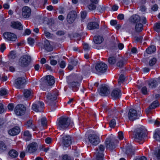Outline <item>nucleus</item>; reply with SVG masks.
Here are the masks:
<instances>
[{"label": "nucleus", "instance_id": "obj_1", "mask_svg": "<svg viewBox=\"0 0 160 160\" xmlns=\"http://www.w3.org/2000/svg\"><path fill=\"white\" fill-rule=\"evenodd\" d=\"M73 125V122H71L68 118L61 117L58 120L57 127L60 130L65 129L69 126L72 127Z\"/></svg>", "mask_w": 160, "mask_h": 160}, {"label": "nucleus", "instance_id": "obj_2", "mask_svg": "<svg viewBox=\"0 0 160 160\" xmlns=\"http://www.w3.org/2000/svg\"><path fill=\"white\" fill-rule=\"evenodd\" d=\"M31 60V58L30 56L27 54L24 55L20 58L18 64L22 67H26L29 65Z\"/></svg>", "mask_w": 160, "mask_h": 160}, {"label": "nucleus", "instance_id": "obj_3", "mask_svg": "<svg viewBox=\"0 0 160 160\" xmlns=\"http://www.w3.org/2000/svg\"><path fill=\"white\" fill-rule=\"evenodd\" d=\"M146 136L144 130L142 128H138L136 129L134 136V140L138 142L143 139Z\"/></svg>", "mask_w": 160, "mask_h": 160}, {"label": "nucleus", "instance_id": "obj_4", "mask_svg": "<svg viewBox=\"0 0 160 160\" xmlns=\"http://www.w3.org/2000/svg\"><path fill=\"white\" fill-rule=\"evenodd\" d=\"M26 80L24 77H19L15 80L14 85L18 89L22 88L26 84Z\"/></svg>", "mask_w": 160, "mask_h": 160}, {"label": "nucleus", "instance_id": "obj_5", "mask_svg": "<svg viewBox=\"0 0 160 160\" xmlns=\"http://www.w3.org/2000/svg\"><path fill=\"white\" fill-rule=\"evenodd\" d=\"M95 68L98 72L102 73L106 72L108 68V66L104 63L100 62L97 63Z\"/></svg>", "mask_w": 160, "mask_h": 160}, {"label": "nucleus", "instance_id": "obj_6", "mask_svg": "<svg viewBox=\"0 0 160 160\" xmlns=\"http://www.w3.org/2000/svg\"><path fill=\"white\" fill-rule=\"evenodd\" d=\"M26 107L22 104L17 105L14 109V112L17 116H22L25 112Z\"/></svg>", "mask_w": 160, "mask_h": 160}, {"label": "nucleus", "instance_id": "obj_7", "mask_svg": "<svg viewBox=\"0 0 160 160\" xmlns=\"http://www.w3.org/2000/svg\"><path fill=\"white\" fill-rule=\"evenodd\" d=\"M46 101L48 102H50L56 100L57 98L58 94L56 92H52L46 93Z\"/></svg>", "mask_w": 160, "mask_h": 160}, {"label": "nucleus", "instance_id": "obj_8", "mask_svg": "<svg viewBox=\"0 0 160 160\" xmlns=\"http://www.w3.org/2000/svg\"><path fill=\"white\" fill-rule=\"evenodd\" d=\"M123 150L125 152V153L129 158L134 154V149L130 144H127L125 148L123 149Z\"/></svg>", "mask_w": 160, "mask_h": 160}, {"label": "nucleus", "instance_id": "obj_9", "mask_svg": "<svg viewBox=\"0 0 160 160\" xmlns=\"http://www.w3.org/2000/svg\"><path fill=\"white\" fill-rule=\"evenodd\" d=\"M44 108V103L40 101H39L36 103L33 104L32 106V110L37 112H42Z\"/></svg>", "mask_w": 160, "mask_h": 160}, {"label": "nucleus", "instance_id": "obj_10", "mask_svg": "<svg viewBox=\"0 0 160 160\" xmlns=\"http://www.w3.org/2000/svg\"><path fill=\"white\" fill-rule=\"evenodd\" d=\"M128 116L130 120L133 121L138 118L140 116V115H138L137 111L133 109L132 108L129 110Z\"/></svg>", "mask_w": 160, "mask_h": 160}, {"label": "nucleus", "instance_id": "obj_11", "mask_svg": "<svg viewBox=\"0 0 160 160\" xmlns=\"http://www.w3.org/2000/svg\"><path fill=\"white\" fill-rule=\"evenodd\" d=\"M77 17V14L75 11H72L68 14L67 19L69 23H72L74 21Z\"/></svg>", "mask_w": 160, "mask_h": 160}, {"label": "nucleus", "instance_id": "obj_12", "mask_svg": "<svg viewBox=\"0 0 160 160\" xmlns=\"http://www.w3.org/2000/svg\"><path fill=\"white\" fill-rule=\"evenodd\" d=\"M88 138L90 142L94 145H97L100 142L99 137L95 134L90 135Z\"/></svg>", "mask_w": 160, "mask_h": 160}, {"label": "nucleus", "instance_id": "obj_13", "mask_svg": "<svg viewBox=\"0 0 160 160\" xmlns=\"http://www.w3.org/2000/svg\"><path fill=\"white\" fill-rule=\"evenodd\" d=\"M99 93L102 96H106L110 93V90L107 86L105 85H102L99 88Z\"/></svg>", "mask_w": 160, "mask_h": 160}, {"label": "nucleus", "instance_id": "obj_14", "mask_svg": "<svg viewBox=\"0 0 160 160\" xmlns=\"http://www.w3.org/2000/svg\"><path fill=\"white\" fill-rule=\"evenodd\" d=\"M69 87L72 89L74 92H76L78 89L80 83L78 81H68V82Z\"/></svg>", "mask_w": 160, "mask_h": 160}, {"label": "nucleus", "instance_id": "obj_15", "mask_svg": "<svg viewBox=\"0 0 160 160\" xmlns=\"http://www.w3.org/2000/svg\"><path fill=\"white\" fill-rule=\"evenodd\" d=\"M72 139L70 136L68 135L64 136L62 138V144L63 146L68 147L72 143Z\"/></svg>", "mask_w": 160, "mask_h": 160}, {"label": "nucleus", "instance_id": "obj_16", "mask_svg": "<svg viewBox=\"0 0 160 160\" xmlns=\"http://www.w3.org/2000/svg\"><path fill=\"white\" fill-rule=\"evenodd\" d=\"M22 15L25 18H28L31 14V9L29 7L25 6L22 8Z\"/></svg>", "mask_w": 160, "mask_h": 160}, {"label": "nucleus", "instance_id": "obj_17", "mask_svg": "<svg viewBox=\"0 0 160 160\" xmlns=\"http://www.w3.org/2000/svg\"><path fill=\"white\" fill-rule=\"evenodd\" d=\"M3 36L4 38L8 40L15 41L17 39L16 35L10 32H6L3 34Z\"/></svg>", "mask_w": 160, "mask_h": 160}, {"label": "nucleus", "instance_id": "obj_18", "mask_svg": "<svg viewBox=\"0 0 160 160\" xmlns=\"http://www.w3.org/2000/svg\"><path fill=\"white\" fill-rule=\"evenodd\" d=\"M38 147V146L37 143L33 142L28 146L27 150L29 153L34 152L37 150Z\"/></svg>", "mask_w": 160, "mask_h": 160}, {"label": "nucleus", "instance_id": "obj_19", "mask_svg": "<svg viewBox=\"0 0 160 160\" xmlns=\"http://www.w3.org/2000/svg\"><path fill=\"white\" fill-rule=\"evenodd\" d=\"M121 91L118 89H114L111 92V97L113 99L119 98L121 95Z\"/></svg>", "mask_w": 160, "mask_h": 160}, {"label": "nucleus", "instance_id": "obj_20", "mask_svg": "<svg viewBox=\"0 0 160 160\" xmlns=\"http://www.w3.org/2000/svg\"><path fill=\"white\" fill-rule=\"evenodd\" d=\"M44 82L47 85L52 86L54 83L55 80L53 76L49 75L45 77Z\"/></svg>", "mask_w": 160, "mask_h": 160}, {"label": "nucleus", "instance_id": "obj_21", "mask_svg": "<svg viewBox=\"0 0 160 160\" xmlns=\"http://www.w3.org/2000/svg\"><path fill=\"white\" fill-rule=\"evenodd\" d=\"M20 130L18 127H15L8 131V133L11 136L18 135L20 132Z\"/></svg>", "mask_w": 160, "mask_h": 160}, {"label": "nucleus", "instance_id": "obj_22", "mask_svg": "<svg viewBox=\"0 0 160 160\" xmlns=\"http://www.w3.org/2000/svg\"><path fill=\"white\" fill-rule=\"evenodd\" d=\"M69 79L72 81H79L82 79V77L80 74H76L70 76Z\"/></svg>", "mask_w": 160, "mask_h": 160}, {"label": "nucleus", "instance_id": "obj_23", "mask_svg": "<svg viewBox=\"0 0 160 160\" xmlns=\"http://www.w3.org/2000/svg\"><path fill=\"white\" fill-rule=\"evenodd\" d=\"M11 26L13 28L20 30L23 29V26L22 24L18 22H12Z\"/></svg>", "mask_w": 160, "mask_h": 160}, {"label": "nucleus", "instance_id": "obj_24", "mask_svg": "<svg viewBox=\"0 0 160 160\" xmlns=\"http://www.w3.org/2000/svg\"><path fill=\"white\" fill-rule=\"evenodd\" d=\"M87 27L89 30H93L98 29L99 28V25L96 22H91L88 23Z\"/></svg>", "mask_w": 160, "mask_h": 160}, {"label": "nucleus", "instance_id": "obj_25", "mask_svg": "<svg viewBox=\"0 0 160 160\" xmlns=\"http://www.w3.org/2000/svg\"><path fill=\"white\" fill-rule=\"evenodd\" d=\"M106 147L108 148L113 149L116 147L115 144L113 142L111 141L109 138H107L106 141Z\"/></svg>", "mask_w": 160, "mask_h": 160}, {"label": "nucleus", "instance_id": "obj_26", "mask_svg": "<svg viewBox=\"0 0 160 160\" xmlns=\"http://www.w3.org/2000/svg\"><path fill=\"white\" fill-rule=\"evenodd\" d=\"M44 48L48 52H50L52 50V47L50 44L49 41L46 40L44 42Z\"/></svg>", "mask_w": 160, "mask_h": 160}, {"label": "nucleus", "instance_id": "obj_27", "mask_svg": "<svg viewBox=\"0 0 160 160\" xmlns=\"http://www.w3.org/2000/svg\"><path fill=\"white\" fill-rule=\"evenodd\" d=\"M130 19L131 22L137 23L140 21L141 18L138 15L135 14L132 16Z\"/></svg>", "mask_w": 160, "mask_h": 160}, {"label": "nucleus", "instance_id": "obj_28", "mask_svg": "<svg viewBox=\"0 0 160 160\" xmlns=\"http://www.w3.org/2000/svg\"><path fill=\"white\" fill-rule=\"evenodd\" d=\"M104 108L106 110V112H108L109 116L111 115L112 114H113L114 116L116 115V114L117 112V110L116 108H114L113 110H112L110 111V108L108 106L104 107Z\"/></svg>", "mask_w": 160, "mask_h": 160}, {"label": "nucleus", "instance_id": "obj_29", "mask_svg": "<svg viewBox=\"0 0 160 160\" xmlns=\"http://www.w3.org/2000/svg\"><path fill=\"white\" fill-rule=\"evenodd\" d=\"M32 91L31 89H26L24 90V96L26 99H30L31 96Z\"/></svg>", "mask_w": 160, "mask_h": 160}, {"label": "nucleus", "instance_id": "obj_30", "mask_svg": "<svg viewBox=\"0 0 160 160\" xmlns=\"http://www.w3.org/2000/svg\"><path fill=\"white\" fill-rule=\"evenodd\" d=\"M103 40V37L101 36H96L94 37V42L95 43L97 44H100L102 42Z\"/></svg>", "mask_w": 160, "mask_h": 160}, {"label": "nucleus", "instance_id": "obj_31", "mask_svg": "<svg viewBox=\"0 0 160 160\" xmlns=\"http://www.w3.org/2000/svg\"><path fill=\"white\" fill-rule=\"evenodd\" d=\"M78 63L77 61L73 60H72L71 61L69 62L68 68L69 70H72L73 68V67L76 66Z\"/></svg>", "mask_w": 160, "mask_h": 160}, {"label": "nucleus", "instance_id": "obj_32", "mask_svg": "<svg viewBox=\"0 0 160 160\" xmlns=\"http://www.w3.org/2000/svg\"><path fill=\"white\" fill-rule=\"evenodd\" d=\"M26 125L28 128L32 129L33 131H36V127L33 124L32 121L31 120H30L27 122Z\"/></svg>", "mask_w": 160, "mask_h": 160}, {"label": "nucleus", "instance_id": "obj_33", "mask_svg": "<svg viewBox=\"0 0 160 160\" xmlns=\"http://www.w3.org/2000/svg\"><path fill=\"white\" fill-rule=\"evenodd\" d=\"M135 31L137 32H140L143 30V25L141 23H137L136 24L135 28Z\"/></svg>", "mask_w": 160, "mask_h": 160}, {"label": "nucleus", "instance_id": "obj_34", "mask_svg": "<svg viewBox=\"0 0 160 160\" xmlns=\"http://www.w3.org/2000/svg\"><path fill=\"white\" fill-rule=\"evenodd\" d=\"M7 146L4 142L0 141V152H3L7 150Z\"/></svg>", "mask_w": 160, "mask_h": 160}, {"label": "nucleus", "instance_id": "obj_35", "mask_svg": "<svg viewBox=\"0 0 160 160\" xmlns=\"http://www.w3.org/2000/svg\"><path fill=\"white\" fill-rule=\"evenodd\" d=\"M95 153H96V160H103L104 155L102 153L98 151V148L97 149Z\"/></svg>", "mask_w": 160, "mask_h": 160}, {"label": "nucleus", "instance_id": "obj_36", "mask_svg": "<svg viewBox=\"0 0 160 160\" xmlns=\"http://www.w3.org/2000/svg\"><path fill=\"white\" fill-rule=\"evenodd\" d=\"M156 50V47L155 46H151L146 49V52L147 53L150 54L154 52Z\"/></svg>", "mask_w": 160, "mask_h": 160}, {"label": "nucleus", "instance_id": "obj_37", "mask_svg": "<svg viewBox=\"0 0 160 160\" xmlns=\"http://www.w3.org/2000/svg\"><path fill=\"white\" fill-rule=\"evenodd\" d=\"M154 138L157 141L160 142V130L157 129L154 135Z\"/></svg>", "mask_w": 160, "mask_h": 160}, {"label": "nucleus", "instance_id": "obj_38", "mask_svg": "<svg viewBox=\"0 0 160 160\" xmlns=\"http://www.w3.org/2000/svg\"><path fill=\"white\" fill-rule=\"evenodd\" d=\"M149 86L150 88H154L157 85V82L155 80H151L149 81Z\"/></svg>", "mask_w": 160, "mask_h": 160}, {"label": "nucleus", "instance_id": "obj_39", "mask_svg": "<svg viewBox=\"0 0 160 160\" xmlns=\"http://www.w3.org/2000/svg\"><path fill=\"white\" fill-rule=\"evenodd\" d=\"M9 155L12 158L17 157L18 155V152L15 150H12L8 152Z\"/></svg>", "mask_w": 160, "mask_h": 160}, {"label": "nucleus", "instance_id": "obj_40", "mask_svg": "<svg viewBox=\"0 0 160 160\" xmlns=\"http://www.w3.org/2000/svg\"><path fill=\"white\" fill-rule=\"evenodd\" d=\"M125 63V61L124 59H122L118 61L117 63V67L121 68L123 67Z\"/></svg>", "mask_w": 160, "mask_h": 160}, {"label": "nucleus", "instance_id": "obj_41", "mask_svg": "<svg viewBox=\"0 0 160 160\" xmlns=\"http://www.w3.org/2000/svg\"><path fill=\"white\" fill-rule=\"evenodd\" d=\"M24 135L25 137H26L25 138V139L26 141H29L31 138V135L30 134L29 132L28 131L24 132Z\"/></svg>", "mask_w": 160, "mask_h": 160}, {"label": "nucleus", "instance_id": "obj_42", "mask_svg": "<svg viewBox=\"0 0 160 160\" xmlns=\"http://www.w3.org/2000/svg\"><path fill=\"white\" fill-rule=\"evenodd\" d=\"M159 105V103L157 101L153 102L149 106V108L150 109H153Z\"/></svg>", "mask_w": 160, "mask_h": 160}, {"label": "nucleus", "instance_id": "obj_43", "mask_svg": "<svg viewBox=\"0 0 160 160\" xmlns=\"http://www.w3.org/2000/svg\"><path fill=\"white\" fill-rule=\"evenodd\" d=\"M154 30L157 32H160V22L156 23L154 26Z\"/></svg>", "mask_w": 160, "mask_h": 160}, {"label": "nucleus", "instance_id": "obj_44", "mask_svg": "<svg viewBox=\"0 0 160 160\" xmlns=\"http://www.w3.org/2000/svg\"><path fill=\"white\" fill-rule=\"evenodd\" d=\"M157 61L155 58H153L150 59L149 61V64L150 66H152L154 65L156 63Z\"/></svg>", "mask_w": 160, "mask_h": 160}, {"label": "nucleus", "instance_id": "obj_45", "mask_svg": "<svg viewBox=\"0 0 160 160\" xmlns=\"http://www.w3.org/2000/svg\"><path fill=\"white\" fill-rule=\"evenodd\" d=\"M108 62L110 64H113L115 63L116 61L115 58L113 57H110L108 58Z\"/></svg>", "mask_w": 160, "mask_h": 160}, {"label": "nucleus", "instance_id": "obj_46", "mask_svg": "<svg viewBox=\"0 0 160 160\" xmlns=\"http://www.w3.org/2000/svg\"><path fill=\"white\" fill-rule=\"evenodd\" d=\"M41 122L42 126L43 127L46 126L47 125V123L46 118L45 117L42 118L41 120Z\"/></svg>", "mask_w": 160, "mask_h": 160}, {"label": "nucleus", "instance_id": "obj_47", "mask_svg": "<svg viewBox=\"0 0 160 160\" xmlns=\"http://www.w3.org/2000/svg\"><path fill=\"white\" fill-rule=\"evenodd\" d=\"M143 37L141 36H136L135 37V41L137 42H142Z\"/></svg>", "mask_w": 160, "mask_h": 160}, {"label": "nucleus", "instance_id": "obj_48", "mask_svg": "<svg viewBox=\"0 0 160 160\" xmlns=\"http://www.w3.org/2000/svg\"><path fill=\"white\" fill-rule=\"evenodd\" d=\"M88 9L91 10H95L96 8V6L92 3H91L88 5Z\"/></svg>", "mask_w": 160, "mask_h": 160}, {"label": "nucleus", "instance_id": "obj_49", "mask_svg": "<svg viewBox=\"0 0 160 160\" xmlns=\"http://www.w3.org/2000/svg\"><path fill=\"white\" fill-rule=\"evenodd\" d=\"M16 57V55L15 52L14 51H12L10 53L9 55V57L12 59H14Z\"/></svg>", "mask_w": 160, "mask_h": 160}, {"label": "nucleus", "instance_id": "obj_50", "mask_svg": "<svg viewBox=\"0 0 160 160\" xmlns=\"http://www.w3.org/2000/svg\"><path fill=\"white\" fill-rule=\"evenodd\" d=\"M125 79V77L122 74L120 76L118 82L119 85H120L121 82H122L124 81Z\"/></svg>", "mask_w": 160, "mask_h": 160}, {"label": "nucleus", "instance_id": "obj_51", "mask_svg": "<svg viewBox=\"0 0 160 160\" xmlns=\"http://www.w3.org/2000/svg\"><path fill=\"white\" fill-rule=\"evenodd\" d=\"M116 124L115 120L114 119H112L110 122L109 125L110 127L112 128L114 127Z\"/></svg>", "mask_w": 160, "mask_h": 160}, {"label": "nucleus", "instance_id": "obj_52", "mask_svg": "<svg viewBox=\"0 0 160 160\" xmlns=\"http://www.w3.org/2000/svg\"><path fill=\"white\" fill-rule=\"evenodd\" d=\"M105 9V8L104 6H99L97 8V10L100 12H103Z\"/></svg>", "mask_w": 160, "mask_h": 160}, {"label": "nucleus", "instance_id": "obj_53", "mask_svg": "<svg viewBox=\"0 0 160 160\" xmlns=\"http://www.w3.org/2000/svg\"><path fill=\"white\" fill-rule=\"evenodd\" d=\"M62 160H72V159L70 156L65 154L62 156Z\"/></svg>", "mask_w": 160, "mask_h": 160}, {"label": "nucleus", "instance_id": "obj_54", "mask_svg": "<svg viewBox=\"0 0 160 160\" xmlns=\"http://www.w3.org/2000/svg\"><path fill=\"white\" fill-rule=\"evenodd\" d=\"M7 94V90L4 88H2L0 90V95L3 96L6 95Z\"/></svg>", "mask_w": 160, "mask_h": 160}, {"label": "nucleus", "instance_id": "obj_55", "mask_svg": "<svg viewBox=\"0 0 160 160\" xmlns=\"http://www.w3.org/2000/svg\"><path fill=\"white\" fill-rule=\"evenodd\" d=\"M28 43L31 45H32L34 43V39L29 38H28Z\"/></svg>", "mask_w": 160, "mask_h": 160}, {"label": "nucleus", "instance_id": "obj_56", "mask_svg": "<svg viewBox=\"0 0 160 160\" xmlns=\"http://www.w3.org/2000/svg\"><path fill=\"white\" fill-rule=\"evenodd\" d=\"M87 14V12L85 11H82L81 12V17L82 19H84L86 18Z\"/></svg>", "mask_w": 160, "mask_h": 160}, {"label": "nucleus", "instance_id": "obj_57", "mask_svg": "<svg viewBox=\"0 0 160 160\" xmlns=\"http://www.w3.org/2000/svg\"><path fill=\"white\" fill-rule=\"evenodd\" d=\"M104 146L102 145H100L99 147V149H98L99 150V152H100L102 153L104 150Z\"/></svg>", "mask_w": 160, "mask_h": 160}, {"label": "nucleus", "instance_id": "obj_58", "mask_svg": "<svg viewBox=\"0 0 160 160\" xmlns=\"http://www.w3.org/2000/svg\"><path fill=\"white\" fill-rule=\"evenodd\" d=\"M141 91L144 94H146L147 93V88L146 87H143L141 89Z\"/></svg>", "mask_w": 160, "mask_h": 160}, {"label": "nucleus", "instance_id": "obj_59", "mask_svg": "<svg viewBox=\"0 0 160 160\" xmlns=\"http://www.w3.org/2000/svg\"><path fill=\"white\" fill-rule=\"evenodd\" d=\"M14 108L13 104L12 103H9L8 106V109L10 111L13 110Z\"/></svg>", "mask_w": 160, "mask_h": 160}, {"label": "nucleus", "instance_id": "obj_60", "mask_svg": "<svg viewBox=\"0 0 160 160\" xmlns=\"http://www.w3.org/2000/svg\"><path fill=\"white\" fill-rule=\"evenodd\" d=\"M118 137L120 140H122L123 138V135L122 132H119L118 133Z\"/></svg>", "mask_w": 160, "mask_h": 160}, {"label": "nucleus", "instance_id": "obj_61", "mask_svg": "<svg viewBox=\"0 0 160 160\" xmlns=\"http://www.w3.org/2000/svg\"><path fill=\"white\" fill-rule=\"evenodd\" d=\"M60 67L62 68H64L66 66V63L65 62L63 61H62L59 64Z\"/></svg>", "mask_w": 160, "mask_h": 160}, {"label": "nucleus", "instance_id": "obj_62", "mask_svg": "<svg viewBox=\"0 0 160 160\" xmlns=\"http://www.w3.org/2000/svg\"><path fill=\"white\" fill-rule=\"evenodd\" d=\"M4 111L3 105L2 103H0V114L2 113Z\"/></svg>", "mask_w": 160, "mask_h": 160}, {"label": "nucleus", "instance_id": "obj_63", "mask_svg": "<svg viewBox=\"0 0 160 160\" xmlns=\"http://www.w3.org/2000/svg\"><path fill=\"white\" fill-rule=\"evenodd\" d=\"M158 8V6L157 4L153 5L151 8L152 10L154 11H157Z\"/></svg>", "mask_w": 160, "mask_h": 160}, {"label": "nucleus", "instance_id": "obj_64", "mask_svg": "<svg viewBox=\"0 0 160 160\" xmlns=\"http://www.w3.org/2000/svg\"><path fill=\"white\" fill-rule=\"evenodd\" d=\"M90 68L91 67L89 66L86 65L84 67V69L85 71L88 72L90 71Z\"/></svg>", "mask_w": 160, "mask_h": 160}]
</instances>
